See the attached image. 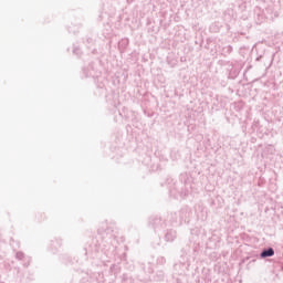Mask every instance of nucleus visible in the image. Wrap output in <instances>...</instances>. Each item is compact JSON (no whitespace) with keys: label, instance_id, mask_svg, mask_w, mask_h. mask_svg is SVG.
Segmentation results:
<instances>
[{"label":"nucleus","instance_id":"nucleus-1","mask_svg":"<svg viewBox=\"0 0 283 283\" xmlns=\"http://www.w3.org/2000/svg\"><path fill=\"white\" fill-rule=\"evenodd\" d=\"M149 227H151V229H154L155 231H158L160 229H165V227L167 226L165 223V221H163V218H160L159 216H153L149 218L148 221Z\"/></svg>","mask_w":283,"mask_h":283},{"label":"nucleus","instance_id":"nucleus-2","mask_svg":"<svg viewBox=\"0 0 283 283\" xmlns=\"http://www.w3.org/2000/svg\"><path fill=\"white\" fill-rule=\"evenodd\" d=\"M97 233L102 235L103 240H116V233L114 232V227L109 226L106 229L99 228Z\"/></svg>","mask_w":283,"mask_h":283},{"label":"nucleus","instance_id":"nucleus-3","mask_svg":"<svg viewBox=\"0 0 283 283\" xmlns=\"http://www.w3.org/2000/svg\"><path fill=\"white\" fill-rule=\"evenodd\" d=\"M178 238V232L175 229H167L164 234V240L166 242H174Z\"/></svg>","mask_w":283,"mask_h":283},{"label":"nucleus","instance_id":"nucleus-4","mask_svg":"<svg viewBox=\"0 0 283 283\" xmlns=\"http://www.w3.org/2000/svg\"><path fill=\"white\" fill-rule=\"evenodd\" d=\"M275 255V250L271 247L264 248L260 253L261 260H266V258H273Z\"/></svg>","mask_w":283,"mask_h":283},{"label":"nucleus","instance_id":"nucleus-5","mask_svg":"<svg viewBox=\"0 0 283 283\" xmlns=\"http://www.w3.org/2000/svg\"><path fill=\"white\" fill-rule=\"evenodd\" d=\"M103 251H104L106 258H112V255H114V253L116 251V247H114V244H111L107 248V245L104 244Z\"/></svg>","mask_w":283,"mask_h":283},{"label":"nucleus","instance_id":"nucleus-6","mask_svg":"<svg viewBox=\"0 0 283 283\" xmlns=\"http://www.w3.org/2000/svg\"><path fill=\"white\" fill-rule=\"evenodd\" d=\"M129 45V39H122L118 42V50L119 52H125Z\"/></svg>","mask_w":283,"mask_h":283},{"label":"nucleus","instance_id":"nucleus-7","mask_svg":"<svg viewBox=\"0 0 283 283\" xmlns=\"http://www.w3.org/2000/svg\"><path fill=\"white\" fill-rule=\"evenodd\" d=\"M166 263H167V259H165V256H159L157 259V264H159L160 266H163Z\"/></svg>","mask_w":283,"mask_h":283},{"label":"nucleus","instance_id":"nucleus-8","mask_svg":"<svg viewBox=\"0 0 283 283\" xmlns=\"http://www.w3.org/2000/svg\"><path fill=\"white\" fill-rule=\"evenodd\" d=\"M223 52H226V54H231V52H233V46L228 45L223 49Z\"/></svg>","mask_w":283,"mask_h":283},{"label":"nucleus","instance_id":"nucleus-9","mask_svg":"<svg viewBox=\"0 0 283 283\" xmlns=\"http://www.w3.org/2000/svg\"><path fill=\"white\" fill-rule=\"evenodd\" d=\"M86 43H87V48H92V45H94V39L86 38Z\"/></svg>","mask_w":283,"mask_h":283},{"label":"nucleus","instance_id":"nucleus-10","mask_svg":"<svg viewBox=\"0 0 283 283\" xmlns=\"http://www.w3.org/2000/svg\"><path fill=\"white\" fill-rule=\"evenodd\" d=\"M15 258L17 260H23V258H25V254L23 252H17Z\"/></svg>","mask_w":283,"mask_h":283},{"label":"nucleus","instance_id":"nucleus-11","mask_svg":"<svg viewBox=\"0 0 283 283\" xmlns=\"http://www.w3.org/2000/svg\"><path fill=\"white\" fill-rule=\"evenodd\" d=\"M157 277H158V280H164V279H165V272L159 271V272L157 273Z\"/></svg>","mask_w":283,"mask_h":283},{"label":"nucleus","instance_id":"nucleus-12","mask_svg":"<svg viewBox=\"0 0 283 283\" xmlns=\"http://www.w3.org/2000/svg\"><path fill=\"white\" fill-rule=\"evenodd\" d=\"M73 54H76V56H81V49L74 48L73 49Z\"/></svg>","mask_w":283,"mask_h":283},{"label":"nucleus","instance_id":"nucleus-13","mask_svg":"<svg viewBox=\"0 0 283 283\" xmlns=\"http://www.w3.org/2000/svg\"><path fill=\"white\" fill-rule=\"evenodd\" d=\"M255 61H262V55H259Z\"/></svg>","mask_w":283,"mask_h":283}]
</instances>
